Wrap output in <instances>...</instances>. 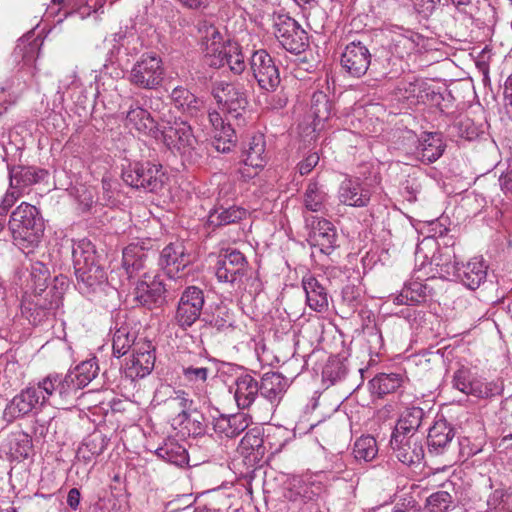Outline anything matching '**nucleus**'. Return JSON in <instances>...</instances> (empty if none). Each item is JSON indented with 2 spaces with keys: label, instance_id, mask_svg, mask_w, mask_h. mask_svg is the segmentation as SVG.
Wrapping results in <instances>:
<instances>
[{
  "label": "nucleus",
  "instance_id": "bb28decb",
  "mask_svg": "<svg viewBox=\"0 0 512 512\" xmlns=\"http://www.w3.org/2000/svg\"><path fill=\"white\" fill-rule=\"evenodd\" d=\"M203 327L215 329L217 332H225L234 328V314L227 305L220 303L209 306L201 317Z\"/></svg>",
  "mask_w": 512,
  "mask_h": 512
},
{
  "label": "nucleus",
  "instance_id": "72a5a7b5",
  "mask_svg": "<svg viewBox=\"0 0 512 512\" xmlns=\"http://www.w3.org/2000/svg\"><path fill=\"white\" fill-rule=\"evenodd\" d=\"M403 382L404 378L399 373H379L369 381V389L372 395L384 398L402 387Z\"/></svg>",
  "mask_w": 512,
  "mask_h": 512
},
{
  "label": "nucleus",
  "instance_id": "a211bd4d",
  "mask_svg": "<svg viewBox=\"0 0 512 512\" xmlns=\"http://www.w3.org/2000/svg\"><path fill=\"white\" fill-rule=\"evenodd\" d=\"M160 139L170 150L187 153L195 148L197 143L191 126L185 121H174L160 129Z\"/></svg>",
  "mask_w": 512,
  "mask_h": 512
},
{
  "label": "nucleus",
  "instance_id": "13d9d810",
  "mask_svg": "<svg viewBox=\"0 0 512 512\" xmlns=\"http://www.w3.org/2000/svg\"><path fill=\"white\" fill-rule=\"evenodd\" d=\"M194 401L188 397V394L183 390H177L174 395L169 397L165 404L169 408H179V412H188L192 409Z\"/></svg>",
  "mask_w": 512,
  "mask_h": 512
},
{
  "label": "nucleus",
  "instance_id": "ea45409f",
  "mask_svg": "<svg viewBox=\"0 0 512 512\" xmlns=\"http://www.w3.org/2000/svg\"><path fill=\"white\" fill-rule=\"evenodd\" d=\"M208 65L220 68L228 65L234 74H241L245 70V61L243 54L237 46L229 45L221 51L220 55H216L208 61Z\"/></svg>",
  "mask_w": 512,
  "mask_h": 512
},
{
  "label": "nucleus",
  "instance_id": "7ed1b4c3",
  "mask_svg": "<svg viewBox=\"0 0 512 512\" xmlns=\"http://www.w3.org/2000/svg\"><path fill=\"white\" fill-rule=\"evenodd\" d=\"M8 229L14 244L29 254L41 243L45 230L44 219L37 207L22 202L12 211Z\"/></svg>",
  "mask_w": 512,
  "mask_h": 512
},
{
  "label": "nucleus",
  "instance_id": "e433bc0d",
  "mask_svg": "<svg viewBox=\"0 0 512 512\" xmlns=\"http://www.w3.org/2000/svg\"><path fill=\"white\" fill-rule=\"evenodd\" d=\"M155 454L164 461L177 467L183 468L189 463L186 448L172 438L166 439L163 444L156 449Z\"/></svg>",
  "mask_w": 512,
  "mask_h": 512
},
{
  "label": "nucleus",
  "instance_id": "de8ad7c7",
  "mask_svg": "<svg viewBox=\"0 0 512 512\" xmlns=\"http://www.w3.org/2000/svg\"><path fill=\"white\" fill-rule=\"evenodd\" d=\"M327 194L316 182H310L303 196L305 208L311 212H322L325 209Z\"/></svg>",
  "mask_w": 512,
  "mask_h": 512
},
{
  "label": "nucleus",
  "instance_id": "680f3d73",
  "mask_svg": "<svg viewBox=\"0 0 512 512\" xmlns=\"http://www.w3.org/2000/svg\"><path fill=\"white\" fill-rule=\"evenodd\" d=\"M473 377L474 376L469 368L461 366L454 372L453 386L462 393H465L467 388L470 386Z\"/></svg>",
  "mask_w": 512,
  "mask_h": 512
},
{
  "label": "nucleus",
  "instance_id": "79ce46f5",
  "mask_svg": "<svg viewBox=\"0 0 512 512\" xmlns=\"http://www.w3.org/2000/svg\"><path fill=\"white\" fill-rule=\"evenodd\" d=\"M109 439L101 432H93L87 436L78 448L77 457L85 463H89L95 457L101 455L107 448Z\"/></svg>",
  "mask_w": 512,
  "mask_h": 512
},
{
  "label": "nucleus",
  "instance_id": "f704fd0d",
  "mask_svg": "<svg viewBox=\"0 0 512 512\" xmlns=\"http://www.w3.org/2000/svg\"><path fill=\"white\" fill-rule=\"evenodd\" d=\"M147 251L138 243H131L123 249L122 266L129 278L145 268Z\"/></svg>",
  "mask_w": 512,
  "mask_h": 512
},
{
  "label": "nucleus",
  "instance_id": "4c0bfd02",
  "mask_svg": "<svg viewBox=\"0 0 512 512\" xmlns=\"http://www.w3.org/2000/svg\"><path fill=\"white\" fill-rule=\"evenodd\" d=\"M266 143L263 134L253 135L243 151V162L253 168H263L267 161Z\"/></svg>",
  "mask_w": 512,
  "mask_h": 512
},
{
  "label": "nucleus",
  "instance_id": "c85d7f7f",
  "mask_svg": "<svg viewBox=\"0 0 512 512\" xmlns=\"http://www.w3.org/2000/svg\"><path fill=\"white\" fill-rule=\"evenodd\" d=\"M197 29L201 34L206 62L208 63V61L213 57L220 55L221 51L227 46H225L222 35L215 25L207 22L206 20H200L197 24Z\"/></svg>",
  "mask_w": 512,
  "mask_h": 512
},
{
  "label": "nucleus",
  "instance_id": "864d4df0",
  "mask_svg": "<svg viewBox=\"0 0 512 512\" xmlns=\"http://www.w3.org/2000/svg\"><path fill=\"white\" fill-rule=\"evenodd\" d=\"M453 504V498L447 491H438L426 499L425 512H447Z\"/></svg>",
  "mask_w": 512,
  "mask_h": 512
},
{
  "label": "nucleus",
  "instance_id": "a18cd8bd",
  "mask_svg": "<svg viewBox=\"0 0 512 512\" xmlns=\"http://www.w3.org/2000/svg\"><path fill=\"white\" fill-rule=\"evenodd\" d=\"M99 366L96 358L81 362L74 370L68 371L79 391L86 387L98 374Z\"/></svg>",
  "mask_w": 512,
  "mask_h": 512
},
{
  "label": "nucleus",
  "instance_id": "338daca9",
  "mask_svg": "<svg viewBox=\"0 0 512 512\" xmlns=\"http://www.w3.org/2000/svg\"><path fill=\"white\" fill-rule=\"evenodd\" d=\"M319 155L317 152L309 153L302 161L297 164V172L300 176L308 175L319 163Z\"/></svg>",
  "mask_w": 512,
  "mask_h": 512
},
{
  "label": "nucleus",
  "instance_id": "c03bdc74",
  "mask_svg": "<svg viewBox=\"0 0 512 512\" xmlns=\"http://www.w3.org/2000/svg\"><path fill=\"white\" fill-rule=\"evenodd\" d=\"M444 149L441 135L428 133L418 147V155L423 162L433 163L442 156Z\"/></svg>",
  "mask_w": 512,
  "mask_h": 512
},
{
  "label": "nucleus",
  "instance_id": "5fc2aeb1",
  "mask_svg": "<svg viewBox=\"0 0 512 512\" xmlns=\"http://www.w3.org/2000/svg\"><path fill=\"white\" fill-rule=\"evenodd\" d=\"M348 367L345 361L341 359H331L323 369V377L332 383L340 381L346 377Z\"/></svg>",
  "mask_w": 512,
  "mask_h": 512
},
{
  "label": "nucleus",
  "instance_id": "09e8293b",
  "mask_svg": "<svg viewBox=\"0 0 512 512\" xmlns=\"http://www.w3.org/2000/svg\"><path fill=\"white\" fill-rule=\"evenodd\" d=\"M353 454L356 460L369 462L378 454V447L375 438L371 435L361 436L353 446Z\"/></svg>",
  "mask_w": 512,
  "mask_h": 512
},
{
  "label": "nucleus",
  "instance_id": "39448f33",
  "mask_svg": "<svg viewBox=\"0 0 512 512\" xmlns=\"http://www.w3.org/2000/svg\"><path fill=\"white\" fill-rule=\"evenodd\" d=\"M211 95L227 121H235L239 127L245 124L248 101L240 88L224 80H216L211 84Z\"/></svg>",
  "mask_w": 512,
  "mask_h": 512
},
{
  "label": "nucleus",
  "instance_id": "2f4dec72",
  "mask_svg": "<svg viewBox=\"0 0 512 512\" xmlns=\"http://www.w3.org/2000/svg\"><path fill=\"white\" fill-rule=\"evenodd\" d=\"M395 28L397 30L403 31V33L392 37L390 44L392 53L397 55L399 58H404L405 56L416 52L420 44L424 41V37L419 33L411 30H405L402 27Z\"/></svg>",
  "mask_w": 512,
  "mask_h": 512
},
{
  "label": "nucleus",
  "instance_id": "774afa93",
  "mask_svg": "<svg viewBox=\"0 0 512 512\" xmlns=\"http://www.w3.org/2000/svg\"><path fill=\"white\" fill-rule=\"evenodd\" d=\"M368 343L371 348L380 349L383 346V338L381 331L374 325L367 328Z\"/></svg>",
  "mask_w": 512,
  "mask_h": 512
},
{
  "label": "nucleus",
  "instance_id": "b1692460",
  "mask_svg": "<svg viewBox=\"0 0 512 512\" xmlns=\"http://www.w3.org/2000/svg\"><path fill=\"white\" fill-rule=\"evenodd\" d=\"M230 391L234 393L237 407L248 409L260 395L259 382L250 374H241L235 378Z\"/></svg>",
  "mask_w": 512,
  "mask_h": 512
},
{
  "label": "nucleus",
  "instance_id": "423d86ee",
  "mask_svg": "<svg viewBox=\"0 0 512 512\" xmlns=\"http://www.w3.org/2000/svg\"><path fill=\"white\" fill-rule=\"evenodd\" d=\"M121 176L128 186L147 192L161 190L167 180L163 166L150 161L130 162L122 169Z\"/></svg>",
  "mask_w": 512,
  "mask_h": 512
},
{
  "label": "nucleus",
  "instance_id": "aec40b11",
  "mask_svg": "<svg viewBox=\"0 0 512 512\" xmlns=\"http://www.w3.org/2000/svg\"><path fill=\"white\" fill-rule=\"evenodd\" d=\"M144 278H148L146 273H144ZM162 289L158 275L154 276L151 281L140 280L134 289V300L149 310L161 308L165 305Z\"/></svg>",
  "mask_w": 512,
  "mask_h": 512
},
{
  "label": "nucleus",
  "instance_id": "4d7b16f0",
  "mask_svg": "<svg viewBox=\"0 0 512 512\" xmlns=\"http://www.w3.org/2000/svg\"><path fill=\"white\" fill-rule=\"evenodd\" d=\"M185 284L184 277H169L167 276V280L164 281L160 278V286L163 287V296L165 304L169 299H173L176 297L178 292L183 288Z\"/></svg>",
  "mask_w": 512,
  "mask_h": 512
},
{
  "label": "nucleus",
  "instance_id": "4468645a",
  "mask_svg": "<svg viewBox=\"0 0 512 512\" xmlns=\"http://www.w3.org/2000/svg\"><path fill=\"white\" fill-rule=\"evenodd\" d=\"M306 226L310 228L307 240L312 248L330 255L338 247L337 230L330 221L312 216L306 218Z\"/></svg>",
  "mask_w": 512,
  "mask_h": 512
},
{
  "label": "nucleus",
  "instance_id": "f8f14e48",
  "mask_svg": "<svg viewBox=\"0 0 512 512\" xmlns=\"http://www.w3.org/2000/svg\"><path fill=\"white\" fill-rule=\"evenodd\" d=\"M274 28L275 37L285 50L294 54L305 51L308 36L295 19L285 14L277 15L274 18Z\"/></svg>",
  "mask_w": 512,
  "mask_h": 512
},
{
  "label": "nucleus",
  "instance_id": "dca6fc26",
  "mask_svg": "<svg viewBox=\"0 0 512 512\" xmlns=\"http://www.w3.org/2000/svg\"><path fill=\"white\" fill-rule=\"evenodd\" d=\"M192 263L191 255L182 242L170 243L159 256V265L166 276L185 277V269Z\"/></svg>",
  "mask_w": 512,
  "mask_h": 512
},
{
  "label": "nucleus",
  "instance_id": "412c9836",
  "mask_svg": "<svg viewBox=\"0 0 512 512\" xmlns=\"http://www.w3.org/2000/svg\"><path fill=\"white\" fill-rule=\"evenodd\" d=\"M454 437L455 429L446 419L435 421L427 436L429 453L434 455L447 453L453 444Z\"/></svg>",
  "mask_w": 512,
  "mask_h": 512
},
{
  "label": "nucleus",
  "instance_id": "603ef678",
  "mask_svg": "<svg viewBox=\"0 0 512 512\" xmlns=\"http://www.w3.org/2000/svg\"><path fill=\"white\" fill-rule=\"evenodd\" d=\"M9 447L16 457L26 459L33 448L32 438L24 431L14 432L10 437Z\"/></svg>",
  "mask_w": 512,
  "mask_h": 512
},
{
  "label": "nucleus",
  "instance_id": "3c124183",
  "mask_svg": "<svg viewBox=\"0 0 512 512\" xmlns=\"http://www.w3.org/2000/svg\"><path fill=\"white\" fill-rule=\"evenodd\" d=\"M332 111V104L328 96L322 92H314L311 98L310 112L315 121L321 122L329 119Z\"/></svg>",
  "mask_w": 512,
  "mask_h": 512
},
{
  "label": "nucleus",
  "instance_id": "473e14b6",
  "mask_svg": "<svg viewBox=\"0 0 512 512\" xmlns=\"http://www.w3.org/2000/svg\"><path fill=\"white\" fill-rule=\"evenodd\" d=\"M287 389V381L278 372L265 373L259 383L260 395L271 403L279 402Z\"/></svg>",
  "mask_w": 512,
  "mask_h": 512
},
{
  "label": "nucleus",
  "instance_id": "cd10ccee",
  "mask_svg": "<svg viewBox=\"0 0 512 512\" xmlns=\"http://www.w3.org/2000/svg\"><path fill=\"white\" fill-rule=\"evenodd\" d=\"M213 430L220 437L235 438L249 426V419L243 413L233 415H220L214 418Z\"/></svg>",
  "mask_w": 512,
  "mask_h": 512
},
{
  "label": "nucleus",
  "instance_id": "ddd939ff",
  "mask_svg": "<svg viewBox=\"0 0 512 512\" xmlns=\"http://www.w3.org/2000/svg\"><path fill=\"white\" fill-rule=\"evenodd\" d=\"M250 68L259 87L267 92H274L280 84V73L274 59L263 49L253 52Z\"/></svg>",
  "mask_w": 512,
  "mask_h": 512
},
{
  "label": "nucleus",
  "instance_id": "c9c22d12",
  "mask_svg": "<svg viewBox=\"0 0 512 512\" xmlns=\"http://www.w3.org/2000/svg\"><path fill=\"white\" fill-rule=\"evenodd\" d=\"M171 99L177 109L190 116H197L204 109V101L182 86L172 90Z\"/></svg>",
  "mask_w": 512,
  "mask_h": 512
},
{
  "label": "nucleus",
  "instance_id": "052dcab7",
  "mask_svg": "<svg viewBox=\"0 0 512 512\" xmlns=\"http://www.w3.org/2000/svg\"><path fill=\"white\" fill-rule=\"evenodd\" d=\"M209 369L206 367L188 366L183 367L184 379L192 384H204L208 378Z\"/></svg>",
  "mask_w": 512,
  "mask_h": 512
},
{
  "label": "nucleus",
  "instance_id": "c756f323",
  "mask_svg": "<svg viewBox=\"0 0 512 512\" xmlns=\"http://www.w3.org/2000/svg\"><path fill=\"white\" fill-rule=\"evenodd\" d=\"M208 118L215 129V148L222 152L230 151L235 142V131L231 121L225 123L220 112L216 110L209 112Z\"/></svg>",
  "mask_w": 512,
  "mask_h": 512
},
{
  "label": "nucleus",
  "instance_id": "bf43d9fd",
  "mask_svg": "<svg viewBox=\"0 0 512 512\" xmlns=\"http://www.w3.org/2000/svg\"><path fill=\"white\" fill-rule=\"evenodd\" d=\"M342 299L351 309L355 310L362 304V289L355 285H346L342 289Z\"/></svg>",
  "mask_w": 512,
  "mask_h": 512
},
{
  "label": "nucleus",
  "instance_id": "5701e85b",
  "mask_svg": "<svg viewBox=\"0 0 512 512\" xmlns=\"http://www.w3.org/2000/svg\"><path fill=\"white\" fill-rule=\"evenodd\" d=\"M125 126L140 135L160 139V129L150 112L139 105H131L126 113Z\"/></svg>",
  "mask_w": 512,
  "mask_h": 512
},
{
  "label": "nucleus",
  "instance_id": "a19ab883",
  "mask_svg": "<svg viewBox=\"0 0 512 512\" xmlns=\"http://www.w3.org/2000/svg\"><path fill=\"white\" fill-rule=\"evenodd\" d=\"M425 412L420 407L406 408L400 415L392 433L404 435H418L417 430L422 424Z\"/></svg>",
  "mask_w": 512,
  "mask_h": 512
},
{
  "label": "nucleus",
  "instance_id": "0e129e2a",
  "mask_svg": "<svg viewBox=\"0 0 512 512\" xmlns=\"http://www.w3.org/2000/svg\"><path fill=\"white\" fill-rule=\"evenodd\" d=\"M334 425L331 422L319 421L316 424L310 425V431L316 435V440L319 442V437L323 441H327L334 436Z\"/></svg>",
  "mask_w": 512,
  "mask_h": 512
},
{
  "label": "nucleus",
  "instance_id": "e2e57ef3",
  "mask_svg": "<svg viewBox=\"0 0 512 512\" xmlns=\"http://www.w3.org/2000/svg\"><path fill=\"white\" fill-rule=\"evenodd\" d=\"M510 497L508 491L504 488L495 489L487 499V506L490 510L505 509Z\"/></svg>",
  "mask_w": 512,
  "mask_h": 512
},
{
  "label": "nucleus",
  "instance_id": "0eeeda50",
  "mask_svg": "<svg viewBox=\"0 0 512 512\" xmlns=\"http://www.w3.org/2000/svg\"><path fill=\"white\" fill-rule=\"evenodd\" d=\"M455 255H446V261L443 263L436 262V266L440 267V272L447 276L455 277L463 286L470 290L478 289L486 282L488 275V265L482 256L473 257L465 264H459L451 258Z\"/></svg>",
  "mask_w": 512,
  "mask_h": 512
},
{
  "label": "nucleus",
  "instance_id": "7c9ffc66",
  "mask_svg": "<svg viewBox=\"0 0 512 512\" xmlns=\"http://www.w3.org/2000/svg\"><path fill=\"white\" fill-rule=\"evenodd\" d=\"M302 286L306 294L307 305L316 312H324L328 308L326 289L312 275L303 277Z\"/></svg>",
  "mask_w": 512,
  "mask_h": 512
},
{
  "label": "nucleus",
  "instance_id": "20e7f679",
  "mask_svg": "<svg viewBox=\"0 0 512 512\" xmlns=\"http://www.w3.org/2000/svg\"><path fill=\"white\" fill-rule=\"evenodd\" d=\"M72 257L77 287L83 294H90L106 285L107 276L99 264L94 244L87 238L74 242Z\"/></svg>",
  "mask_w": 512,
  "mask_h": 512
},
{
  "label": "nucleus",
  "instance_id": "6e6d98bb",
  "mask_svg": "<svg viewBox=\"0 0 512 512\" xmlns=\"http://www.w3.org/2000/svg\"><path fill=\"white\" fill-rule=\"evenodd\" d=\"M496 388L492 383H486L481 379L473 377L470 386L464 394L472 395L477 398H488L495 394Z\"/></svg>",
  "mask_w": 512,
  "mask_h": 512
},
{
  "label": "nucleus",
  "instance_id": "6ab92c4d",
  "mask_svg": "<svg viewBox=\"0 0 512 512\" xmlns=\"http://www.w3.org/2000/svg\"><path fill=\"white\" fill-rule=\"evenodd\" d=\"M155 364V347L152 342L140 339L133 348L132 359L125 369L126 377L135 380L149 375Z\"/></svg>",
  "mask_w": 512,
  "mask_h": 512
},
{
  "label": "nucleus",
  "instance_id": "1a4fd4ad",
  "mask_svg": "<svg viewBox=\"0 0 512 512\" xmlns=\"http://www.w3.org/2000/svg\"><path fill=\"white\" fill-rule=\"evenodd\" d=\"M39 381L47 403L64 406L72 404L78 397L79 389L69 372L49 373Z\"/></svg>",
  "mask_w": 512,
  "mask_h": 512
},
{
  "label": "nucleus",
  "instance_id": "f257e3e1",
  "mask_svg": "<svg viewBox=\"0 0 512 512\" xmlns=\"http://www.w3.org/2000/svg\"><path fill=\"white\" fill-rule=\"evenodd\" d=\"M215 276L220 283L229 285L238 292L257 295L262 283L257 272L250 267L246 257L237 249L222 251L215 266Z\"/></svg>",
  "mask_w": 512,
  "mask_h": 512
},
{
  "label": "nucleus",
  "instance_id": "49530a36",
  "mask_svg": "<svg viewBox=\"0 0 512 512\" xmlns=\"http://www.w3.org/2000/svg\"><path fill=\"white\" fill-rule=\"evenodd\" d=\"M137 343L136 336L130 332L128 325H121L113 334L112 348L113 355L117 358L124 356Z\"/></svg>",
  "mask_w": 512,
  "mask_h": 512
},
{
  "label": "nucleus",
  "instance_id": "8fccbe9b",
  "mask_svg": "<svg viewBox=\"0 0 512 512\" xmlns=\"http://www.w3.org/2000/svg\"><path fill=\"white\" fill-rule=\"evenodd\" d=\"M240 447L247 453H255V457H262L265 453V446L261 429L256 427L248 430L241 439Z\"/></svg>",
  "mask_w": 512,
  "mask_h": 512
},
{
  "label": "nucleus",
  "instance_id": "69168bd1",
  "mask_svg": "<svg viewBox=\"0 0 512 512\" xmlns=\"http://www.w3.org/2000/svg\"><path fill=\"white\" fill-rule=\"evenodd\" d=\"M22 196L18 192V190H15L13 188H10L7 190V192L4 194L0 201V216L6 220V216L9 212V210L14 206L16 201Z\"/></svg>",
  "mask_w": 512,
  "mask_h": 512
},
{
  "label": "nucleus",
  "instance_id": "f3484780",
  "mask_svg": "<svg viewBox=\"0 0 512 512\" xmlns=\"http://www.w3.org/2000/svg\"><path fill=\"white\" fill-rule=\"evenodd\" d=\"M390 445L396 458L405 465L419 464L424 459L422 435L392 433Z\"/></svg>",
  "mask_w": 512,
  "mask_h": 512
},
{
  "label": "nucleus",
  "instance_id": "58836bf2",
  "mask_svg": "<svg viewBox=\"0 0 512 512\" xmlns=\"http://www.w3.org/2000/svg\"><path fill=\"white\" fill-rule=\"evenodd\" d=\"M246 217V210L238 206L217 207L209 212L207 224L210 227H222L237 223Z\"/></svg>",
  "mask_w": 512,
  "mask_h": 512
},
{
  "label": "nucleus",
  "instance_id": "f03ea898",
  "mask_svg": "<svg viewBox=\"0 0 512 512\" xmlns=\"http://www.w3.org/2000/svg\"><path fill=\"white\" fill-rule=\"evenodd\" d=\"M50 281V270L46 264L40 261L31 264L29 286L35 296L41 297L35 303L39 307L37 312L39 319L31 314L33 324H38L43 318H48L52 314L51 311L57 309L62 303L64 292L68 286L66 277L59 275L55 276L52 282Z\"/></svg>",
  "mask_w": 512,
  "mask_h": 512
},
{
  "label": "nucleus",
  "instance_id": "393cba45",
  "mask_svg": "<svg viewBox=\"0 0 512 512\" xmlns=\"http://www.w3.org/2000/svg\"><path fill=\"white\" fill-rule=\"evenodd\" d=\"M47 175L48 172L44 169L22 165L11 166L9 167V186L23 195L26 188L44 180Z\"/></svg>",
  "mask_w": 512,
  "mask_h": 512
},
{
  "label": "nucleus",
  "instance_id": "6e6552de",
  "mask_svg": "<svg viewBox=\"0 0 512 512\" xmlns=\"http://www.w3.org/2000/svg\"><path fill=\"white\" fill-rule=\"evenodd\" d=\"M165 67L161 57L154 52H146L133 64L127 76L128 82L144 90H154L162 85Z\"/></svg>",
  "mask_w": 512,
  "mask_h": 512
},
{
  "label": "nucleus",
  "instance_id": "4be33fe9",
  "mask_svg": "<svg viewBox=\"0 0 512 512\" xmlns=\"http://www.w3.org/2000/svg\"><path fill=\"white\" fill-rule=\"evenodd\" d=\"M372 191L367 183L356 179H345L338 191L339 201L353 207H365L370 202Z\"/></svg>",
  "mask_w": 512,
  "mask_h": 512
},
{
  "label": "nucleus",
  "instance_id": "a878e982",
  "mask_svg": "<svg viewBox=\"0 0 512 512\" xmlns=\"http://www.w3.org/2000/svg\"><path fill=\"white\" fill-rule=\"evenodd\" d=\"M171 424L183 434L193 437L205 435L208 427L205 416L196 409H191L188 412H178L172 418Z\"/></svg>",
  "mask_w": 512,
  "mask_h": 512
},
{
  "label": "nucleus",
  "instance_id": "37998d69",
  "mask_svg": "<svg viewBox=\"0 0 512 512\" xmlns=\"http://www.w3.org/2000/svg\"><path fill=\"white\" fill-rule=\"evenodd\" d=\"M426 85V81L418 78L403 80L397 86L396 95L399 99L406 101L409 106H415L423 102Z\"/></svg>",
  "mask_w": 512,
  "mask_h": 512
},
{
  "label": "nucleus",
  "instance_id": "2eb2a0df",
  "mask_svg": "<svg viewBox=\"0 0 512 512\" xmlns=\"http://www.w3.org/2000/svg\"><path fill=\"white\" fill-rule=\"evenodd\" d=\"M371 57L369 48L363 42L352 41L343 49L340 64L349 76L360 78L366 74Z\"/></svg>",
  "mask_w": 512,
  "mask_h": 512
},
{
  "label": "nucleus",
  "instance_id": "9d476101",
  "mask_svg": "<svg viewBox=\"0 0 512 512\" xmlns=\"http://www.w3.org/2000/svg\"><path fill=\"white\" fill-rule=\"evenodd\" d=\"M46 403L40 381L31 382L6 405L4 416L12 421L40 410Z\"/></svg>",
  "mask_w": 512,
  "mask_h": 512
},
{
  "label": "nucleus",
  "instance_id": "9b49d317",
  "mask_svg": "<svg viewBox=\"0 0 512 512\" xmlns=\"http://www.w3.org/2000/svg\"><path fill=\"white\" fill-rule=\"evenodd\" d=\"M205 304L204 291L197 286H188L181 293L178 301L174 321L183 330H186L201 320Z\"/></svg>",
  "mask_w": 512,
  "mask_h": 512
}]
</instances>
